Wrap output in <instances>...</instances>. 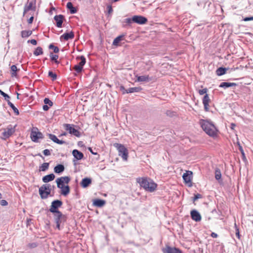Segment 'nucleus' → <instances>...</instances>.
I'll return each mask as SVG.
<instances>
[{
    "mask_svg": "<svg viewBox=\"0 0 253 253\" xmlns=\"http://www.w3.org/2000/svg\"><path fill=\"white\" fill-rule=\"evenodd\" d=\"M137 182L141 187L149 192H153L157 187V184L150 178L139 177L137 179Z\"/></svg>",
    "mask_w": 253,
    "mask_h": 253,
    "instance_id": "f257e3e1",
    "label": "nucleus"
},
{
    "mask_svg": "<svg viewBox=\"0 0 253 253\" xmlns=\"http://www.w3.org/2000/svg\"><path fill=\"white\" fill-rule=\"evenodd\" d=\"M200 124L203 130L209 136L214 137L217 134V129L213 123L209 121L201 120Z\"/></svg>",
    "mask_w": 253,
    "mask_h": 253,
    "instance_id": "f03ea898",
    "label": "nucleus"
},
{
    "mask_svg": "<svg viewBox=\"0 0 253 253\" xmlns=\"http://www.w3.org/2000/svg\"><path fill=\"white\" fill-rule=\"evenodd\" d=\"M114 146L118 150L119 156H121L123 160L126 161L128 157V151L124 145L116 143L114 144Z\"/></svg>",
    "mask_w": 253,
    "mask_h": 253,
    "instance_id": "7ed1b4c3",
    "label": "nucleus"
},
{
    "mask_svg": "<svg viewBox=\"0 0 253 253\" xmlns=\"http://www.w3.org/2000/svg\"><path fill=\"white\" fill-rule=\"evenodd\" d=\"M51 190V185L49 184H45L42 185L39 188V194L42 199H46L48 195L50 194Z\"/></svg>",
    "mask_w": 253,
    "mask_h": 253,
    "instance_id": "20e7f679",
    "label": "nucleus"
},
{
    "mask_svg": "<svg viewBox=\"0 0 253 253\" xmlns=\"http://www.w3.org/2000/svg\"><path fill=\"white\" fill-rule=\"evenodd\" d=\"M64 128L68 132L76 137H79L81 135V132L76 129L75 125L73 124H64L63 125Z\"/></svg>",
    "mask_w": 253,
    "mask_h": 253,
    "instance_id": "39448f33",
    "label": "nucleus"
},
{
    "mask_svg": "<svg viewBox=\"0 0 253 253\" xmlns=\"http://www.w3.org/2000/svg\"><path fill=\"white\" fill-rule=\"evenodd\" d=\"M54 219L56 224V228L60 230V225L66 221V217L62 212H57L54 213Z\"/></svg>",
    "mask_w": 253,
    "mask_h": 253,
    "instance_id": "423d86ee",
    "label": "nucleus"
},
{
    "mask_svg": "<svg viewBox=\"0 0 253 253\" xmlns=\"http://www.w3.org/2000/svg\"><path fill=\"white\" fill-rule=\"evenodd\" d=\"M62 202L59 200L52 201L49 211L53 213L61 212L58 209L62 205Z\"/></svg>",
    "mask_w": 253,
    "mask_h": 253,
    "instance_id": "0eeeda50",
    "label": "nucleus"
},
{
    "mask_svg": "<svg viewBox=\"0 0 253 253\" xmlns=\"http://www.w3.org/2000/svg\"><path fill=\"white\" fill-rule=\"evenodd\" d=\"M31 138L33 141L38 142L39 139L43 138L42 133L38 131L37 128H34L31 133Z\"/></svg>",
    "mask_w": 253,
    "mask_h": 253,
    "instance_id": "6e6552de",
    "label": "nucleus"
},
{
    "mask_svg": "<svg viewBox=\"0 0 253 253\" xmlns=\"http://www.w3.org/2000/svg\"><path fill=\"white\" fill-rule=\"evenodd\" d=\"M71 178L69 176H62L57 178L56 182L57 183V187L59 189L63 188L64 186V184H68Z\"/></svg>",
    "mask_w": 253,
    "mask_h": 253,
    "instance_id": "1a4fd4ad",
    "label": "nucleus"
},
{
    "mask_svg": "<svg viewBox=\"0 0 253 253\" xmlns=\"http://www.w3.org/2000/svg\"><path fill=\"white\" fill-rule=\"evenodd\" d=\"M193 173L191 171H186L185 173H184L182 177L184 180V182L187 184L188 186L191 187L192 186V178Z\"/></svg>",
    "mask_w": 253,
    "mask_h": 253,
    "instance_id": "9d476101",
    "label": "nucleus"
},
{
    "mask_svg": "<svg viewBox=\"0 0 253 253\" xmlns=\"http://www.w3.org/2000/svg\"><path fill=\"white\" fill-rule=\"evenodd\" d=\"M15 130L12 126L7 127L4 129L1 133V138L3 139H6L11 136L14 132Z\"/></svg>",
    "mask_w": 253,
    "mask_h": 253,
    "instance_id": "9b49d317",
    "label": "nucleus"
},
{
    "mask_svg": "<svg viewBox=\"0 0 253 253\" xmlns=\"http://www.w3.org/2000/svg\"><path fill=\"white\" fill-rule=\"evenodd\" d=\"M132 21L133 22L142 25L147 22V19L142 16L135 15L132 17Z\"/></svg>",
    "mask_w": 253,
    "mask_h": 253,
    "instance_id": "f8f14e48",
    "label": "nucleus"
},
{
    "mask_svg": "<svg viewBox=\"0 0 253 253\" xmlns=\"http://www.w3.org/2000/svg\"><path fill=\"white\" fill-rule=\"evenodd\" d=\"M162 252L163 253H182L179 249L169 246H166L165 248H163Z\"/></svg>",
    "mask_w": 253,
    "mask_h": 253,
    "instance_id": "ddd939ff",
    "label": "nucleus"
},
{
    "mask_svg": "<svg viewBox=\"0 0 253 253\" xmlns=\"http://www.w3.org/2000/svg\"><path fill=\"white\" fill-rule=\"evenodd\" d=\"M191 218L196 221L199 222L201 220L202 217L200 213L196 210H193L190 212Z\"/></svg>",
    "mask_w": 253,
    "mask_h": 253,
    "instance_id": "4468645a",
    "label": "nucleus"
},
{
    "mask_svg": "<svg viewBox=\"0 0 253 253\" xmlns=\"http://www.w3.org/2000/svg\"><path fill=\"white\" fill-rule=\"evenodd\" d=\"M64 19V16L61 14L54 16V19L56 21V25L57 27L60 28L62 27Z\"/></svg>",
    "mask_w": 253,
    "mask_h": 253,
    "instance_id": "2eb2a0df",
    "label": "nucleus"
},
{
    "mask_svg": "<svg viewBox=\"0 0 253 253\" xmlns=\"http://www.w3.org/2000/svg\"><path fill=\"white\" fill-rule=\"evenodd\" d=\"M72 155L76 160H80L84 158L83 153L77 149H74L73 150Z\"/></svg>",
    "mask_w": 253,
    "mask_h": 253,
    "instance_id": "dca6fc26",
    "label": "nucleus"
},
{
    "mask_svg": "<svg viewBox=\"0 0 253 253\" xmlns=\"http://www.w3.org/2000/svg\"><path fill=\"white\" fill-rule=\"evenodd\" d=\"M92 182V180L90 178L85 177L82 179L81 182V185L83 188L87 187Z\"/></svg>",
    "mask_w": 253,
    "mask_h": 253,
    "instance_id": "f3484780",
    "label": "nucleus"
},
{
    "mask_svg": "<svg viewBox=\"0 0 253 253\" xmlns=\"http://www.w3.org/2000/svg\"><path fill=\"white\" fill-rule=\"evenodd\" d=\"M210 101V99L208 94H206V95L204 96L203 99V103L204 106L205 110L206 111H208L209 110V103Z\"/></svg>",
    "mask_w": 253,
    "mask_h": 253,
    "instance_id": "a211bd4d",
    "label": "nucleus"
},
{
    "mask_svg": "<svg viewBox=\"0 0 253 253\" xmlns=\"http://www.w3.org/2000/svg\"><path fill=\"white\" fill-rule=\"evenodd\" d=\"M48 136L49 139H50L52 141H53L54 142L57 144H63L66 143L65 141L58 139L57 138V137L54 134H48Z\"/></svg>",
    "mask_w": 253,
    "mask_h": 253,
    "instance_id": "6ab92c4d",
    "label": "nucleus"
},
{
    "mask_svg": "<svg viewBox=\"0 0 253 253\" xmlns=\"http://www.w3.org/2000/svg\"><path fill=\"white\" fill-rule=\"evenodd\" d=\"M136 77L137 78L136 81L139 82H148L152 79L148 75L137 76Z\"/></svg>",
    "mask_w": 253,
    "mask_h": 253,
    "instance_id": "aec40b11",
    "label": "nucleus"
},
{
    "mask_svg": "<svg viewBox=\"0 0 253 253\" xmlns=\"http://www.w3.org/2000/svg\"><path fill=\"white\" fill-rule=\"evenodd\" d=\"M35 7L33 6V2L32 1L28 2L24 7L23 15H25L29 10L35 11Z\"/></svg>",
    "mask_w": 253,
    "mask_h": 253,
    "instance_id": "412c9836",
    "label": "nucleus"
},
{
    "mask_svg": "<svg viewBox=\"0 0 253 253\" xmlns=\"http://www.w3.org/2000/svg\"><path fill=\"white\" fill-rule=\"evenodd\" d=\"M74 38V33L73 32L65 33L60 37V39H64L66 41L69 39H73Z\"/></svg>",
    "mask_w": 253,
    "mask_h": 253,
    "instance_id": "4be33fe9",
    "label": "nucleus"
},
{
    "mask_svg": "<svg viewBox=\"0 0 253 253\" xmlns=\"http://www.w3.org/2000/svg\"><path fill=\"white\" fill-rule=\"evenodd\" d=\"M55 178V175L53 173L46 175L42 177V181L44 183H47L53 180Z\"/></svg>",
    "mask_w": 253,
    "mask_h": 253,
    "instance_id": "5701e85b",
    "label": "nucleus"
},
{
    "mask_svg": "<svg viewBox=\"0 0 253 253\" xmlns=\"http://www.w3.org/2000/svg\"><path fill=\"white\" fill-rule=\"evenodd\" d=\"M237 84L234 83L222 82L220 84L219 87L224 88H227L229 87L235 86Z\"/></svg>",
    "mask_w": 253,
    "mask_h": 253,
    "instance_id": "b1692460",
    "label": "nucleus"
},
{
    "mask_svg": "<svg viewBox=\"0 0 253 253\" xmlns=\"http://www.w3.org/2000/svg\"><path fill=\"white\" fill-rule=\"evenodd\" d=\"M65 169L64 166L62 164H59L56 166L54 168V171L56 173H60Z\"/></svg>",
    "mask_w": 253,
    "mask_h": 253,
    "instance_id": "393cba45",
    "label": "nucleus"
},
{
    "mask_svg": "<svg viewBox=\"0 0 253 253\" xmlns=\"http://www.w3.org/2000/svg\"><path fill=\"white\" fill-rule=\"evenodd\" d=\"M105 204V201L101 199H96L93 202V205L98 207H101Z\"/></svg>",
    "mask_w": 253,
    "mask_h": 253,
    "instance_id": "a878e982",
    "label": "nucleus"
},
{
    "mask_svg": "<svg viewBox=\"0 0 253 253\" xmlns=\"http://www.w3.org/2000/svg\"><path fill=\"white\" fill-rule=\"evenodd\" d=\"M60 189L61 190V194L64 196H67L70 193V187L68 185L64 186Z\"/></svg>",
    "mask_w": 253,
    "mask_h": 253,
    "instance_id": "bb28decb",
    "label": "nucleus"
},
{
    "mask_svg": "<svg viewBox=\"0 0 253 253\" xmlns=\"http://www.w3.org/2000/svg\"><path fill=\"white\" fill-rule=\"evenodd\" d=\"M67 7L70 10L71 13L74 14L77 12V9L76 7H74L73 4L71 2H68L67 3Z\"/></svg>",
    "mask_w": 253,
    "mask_h": 253,
    "instance_id": "cd10ccee",
    "label": "nucleus"
},
{
    "mask_svg": "<svg viewBox=\"0 0 253 253\" xmlns=\"http://www.w3.org/2000/svg\"><path fill=\"white\" fill-rule=\"evenodd\" d=\"M141 90L142 88L141 87H130L127 89L126 93L138 92L140 91Z\"/></svg>",
    "mask_w": 253,
    "mask_h": 253,
    "instance_id": "c85d7f7f",
    "label": "nucleus"
},
{
    "mask_svg": "<svg viewBox=\"0 0 253 253\" xmlns=\"http://www.w3.org/2000/svg\"><path fill=\"white\" fill-rule=\"evenodd\" d=\"M124 36L123 35L119 36L116 38L113 42V45L114 46H118L119 42L122 41Z\"/></svg>",
    "mask_w": 253,
    "mask_h": 253,
    "instance_id": "c756f323",
    "label": "nucleus"
},
{
    "mask_svg": "<svg viewBox=\"0 0 253 253\" xmlns=\"http://www.w3.org/2000/svg\"><path fill=\"white\" fill-rule=\"evenodd\" d=\"M227 69L225 68L220 67L216 70V74L218 76H222L225 74Z\"/></svg>",
    "mask_w": 253,
    "mask_h": 253,
    "instance_id": "7c9ffc66",
    "label": "nucleus"
},
{
    "mask_svg": "<svg viewBox=\"0 0 253 253\" xmlns=\"http://www.w3.org/2000/svg\"><path fill=\"white\" fill-rule=\"evenodd\" d=\"M76 59L77 60H80V62L79 63V65H80V66H82L83 67L84 65L85 64L86 62V60L85 57L84 56H78Z\"/></svg>",
    "mask_w": 253,
    "mask_h": 253,
    "instance_id": "2f4dec72",
    "label": "nucleus"
},
{
    "mask_svg": "<svg viewBox=\"0 0 253 253\" xmlns=\"http://www.w3.org/2000/svg\"><path fill=\"white\" fill-rule=\"evenodd\" d=\"M7 103L8 105L12 109L15 114L16 115H19V113L18 110L16 107H15L14 104L9 101V100H7Z\"/></svg>",
    "mask_w": 253,
    "mask_h": 253,
    "instance_id": "473e14b6",
    "label": "nucleus"
},
{
    "mask_svg": "<svg viewBox=\"0 0 253 253\" xmlns=\"http://www.w3.org/2000/svg\"><path fill=\"white\" fill-rule=\"evenodd\" d=\"M32 34V31L29 30V31H22L21 32V36L23 38H27L31 35Z\"/></svg>",
    "mask_w": 253,
    "mask_h": 253,
    "instance_id": "72a5a7b5",
    "label": "nucleus"
},
{
    "mask_svg": "<svg viewBox=\"0 0 253 253\" xmlns=\"http://www.w3.org/2000/svg\"><path fill=\"white\" fill-rule=\"evenodd\" d=\"M34 54L36 56H38L42 54L43 51L41 47H38L34 51Z\"/></svg>",
    "mask_w": 253,
    "mask_h": 253,
    "instance_id": "f704fd0d",
    "label": "nucleus"
},
{
    "mask_svg": "<svg viewBox=\"0 0 253 253\" xmlns=\"http://www.w3.org/2000/svg\"><path fill=\"white\" fill-rule=\"evenodd\" d=\"M48 167H49V163H44L40 167V171H44L48 169Z\"/></svg>",
    "mask_w": 253,
    "mask_h": 253,
    "instance_id": "c9c22d12",
    "label": "nucleus"
},
{
    "mask_svg": "<svg viewBox=\"0 0 253 253\" xmlns=\"http://www.w3.org/2000/svg\"><path fill=\"white\" fill-rule=\"evenodd\" d=\"M221 177V173L219 169H216L215 170V178L216 180H219Z\"/></svg>",
    "mask_w": 253,
    "mask_h": 253,
    "instance_id": "e433bc0d",
    "label": "nucleus"
},
{
    "mask_svg": "<svg viewBox=\"0 0 253 253\" xmlns=\"http://www.w3.org/2000/svg\"><path fill=\"white\" fill-rule=\"evenodd\" d=\"M18 69L15 65H12L11 67V76L12 77H16L17 75V71Z\"/></svg>",
    "mask_w": 253,
    "mask_h": 253,
    "instance_id": "4c0bfd02",
    "label": "nucleus"
},
{
    "mask_svg": "<svg viewBox=\"0 0 253 253\" xmlns=\"http://www.w3.org/2000/svg\"><path fill=\"white\" fill-rule=\"evenodd\" d=\"M50 57L52 61H54L57 64L59 63V62L57 61V59L58 58V55L53 54L52 52H51L50 53Z\"/></svg>",
    "mask_w": 253,
    "mask_h": 253,
    "instance_id": "58836bf2",
    "label": "nucleus"
},
{
    "mask_svg": "<svg viewBox=\"0 0 253 253\" xmlns=\"http://www.w3.org/2000/svg\"><path fill=\"white\" fill-rule=\"evenodd\" d=\"M49 49H53V52L54 53H58L59 51V49L58 48V47L57 46H55L53 44H50L49 45Z\"/></svg>",
    "mask_w": 253,
    "mask_h": 253,
    "instance_id": "ea45409f",
    "label": "nucleus"
},
{
    "mask_svg": "<svg viewBox=\"0 0 253 253\" xmlns=\"http://www.w3.org/2000/svg\"><path fill=\"white\" fill-rule=\"evenodd\" d=\"M43 102L45 104L48 105L50 106L53 105V102L48 98H45L43 100Z\"/></svg>",
    "mask_w": 253,
    "mask_h": 253,
    "instance_id": "a19ab883",
    "label": "nucleus"
},
{
    "mask_svg": "<svg viewBox=\"0 0 253 253\" xmlns=\"http://www.w3.org/2000/svg\"><path fill=\"white\" fill-rule=\"evenodd\" d=\"M83 67H82V66H80V65L79 64H77L76 65H75L74 67V69L77 72V73H80L81 72H82V70H83Z\"/></svg>",
    "mask_w": 253,
    "mask_h": 253,
    "instance_id": "79ce46f5",
    "label": "nucleus"
},
{
    "mask_svg": "<svg viewBox=\"0 0 253 253\" xmlns=\"http://www.w3.org/2000/svg\"><path fill=\"white\" fill-rule=\"evenodd\" d=\"M48 76L51 77L53 81L55 80L57 78V75L56 74L53 73L52 71H49Z\"/></svg>",
    "mask_w": 253,
    "mask_h": 253,
    "instance_id": "37998d69",
    "label": "nucleus"
},
{
    "mask_svg": "<svg viewBox=\"0 0 253 253\" xmlns=\"http://www.w3.org/2000/svg\"><path fill=\"white\" fill-rule=\"evenodd\" d=\"M0 94L4 97V99L5 100L7 101V100H9L10 98L9 96L6 93H4L3 91H2L0 89Z\"/></svg>",
    "mask_w": 253,
    "mask_h": 253,
    "instance_id": "c03bdc74",
    "label": "nucleus"
},
{
    "mask_svg": "<svg viewBox=\"0 0 253 253\" xmlns=\"http://www.w3.org/2000/svg\"><path fill=\"white\" fill-rule=\"evenodd\" d=\"M132 22V18H126L124 21V23H126V25H124V26H126V25H130Z\"/></svg>",
    "mask_w": 253,
    "mask_h": 253,
    "instance_id": "a18cd8bd",
    "label": "nucleus"
},
{
    "mask_svg": "<svg viewBox=\"0 0 253 253\" xmlns=\"http://www.w3.org/2000/svg\"><path fill=\"white\" fill-rule=\"evenodd\" d=\"M208 91L207 88H205L203 89H200L199 90V93L200 95H203L207 93Z\"/></svg>",
    "mask_w": 253,
    "mask_h": 253,
    "instance_id": "49530a36",
    "label": "nucleus"
},
{
    "mask_svg": "<svg viewBox=\"0 0 253 253\" xmlns=\"http://www.w3.org/2000/svg\"><path fill=\"white\" fill-rule=\"evenodd\" d=\"M0 204L2 206H5L8 205V203L5 200H1L0 201Z\"/></svg>",
    "mask_w": 253,
    "mask_h": 253,
    "instance_id": "de8ad7c7",
    "label": "nucleus"
},
{
    "mask_svg": "<svg viewBox=\"0 0 253 253\" xmlns=\"http://www.w3.org/2000/svg\"><path fill=\"white\" fill-rule=\"evenodd\" d=\"M107 8V9H108V14H112V13L113 12V8H112V6L111 5H108Z\"/></svg>",
    "mask_w": 253,
    "mask_h": 253,
    "instance_id": "09e8293b",
    "label": "nucleus"
},
{
    "mask_svg": "<svg viewBox=\"0 0 253 253\" xmlns=\"http://www.w3.org/2000/svg\"><path fill=\"white\" fill-rule=\"evenodd\" d=\"M43 153L45 156H49L50 155V151L48 149L44 150Z\"/></svg>",
    "mask_w": 253,
    "mask_h": 253,
    "instance_id": "8fccbe9b",
    "label": "nucleus"
},
{
    "mask_svg": "<svg viewBox=\"0 0 253 253\" xmlns=\"http://www.w3.org/2000/svg\"><path fill=\"white\" fill-rule=\"evenodd\" d=\"M37 246V244L36 243H30L28 244V247L30 248H35Z\"/></svg>",
    "mask_w": 253,
    "mask_h": 253,
    "instance_id": "3c124183",
    "label": "nucleus"
},
{
    "mask_svg": "<svg viewBox=\"0 0 253 253\" xmlns=\"http://www.w3.org/2000/svg\"><path fill=\"white\" fill-rule=\"evenodd\" d=\"M201 198H202L201 195L199 194H197V195H195L194 199H193V201H195L196 200H197L198 199Z\"/></svg>",
    "mask_w": 253,
    "mask_h": 253,
    "instance_id": "603ef678",
    "label": "nucleus"
},
{
    "mask_svg": "<svg viewBox=\"0 0 253 253\" xmlns=\"http://www.w3.org/2000/svg\"><path fill=\"white\" fill-rule=\"evenodd\" d=\"M243 20L244 21H249L253 20V16L245 17L243 19Z\"/></svg>",
    "mask_w": 253,
    "mask_h": 253,
    "instance_id": "864d4df0",
    "label": "nucleus"
},
{
    "mask_svg": "<svg viewBox=\"0 0 253 253\" xmlns=\"http://www.w3.org/2000/svg\"><path fill=\"white\" fill-rule=\"evenodd\" d=\"M28 42H30L31 44L33 45H36L37 44V41L35 39L28 41Z\"/></svg>",
    "mask_w": 253,
    "mask_h": 253,
    "instance_id": "5fc2aeb1",
    "label": "nucleus"
},
{
    "mask_svg": "<svg viewBox=\"0 0 253 253\" xmlns=\"http://www.w3.org/2000/svg\"><path fill=\"white\" fill-rule=\"evenodd\" d=\"M120 89L121 91H123V93L124 94L125 93H126V91H127V89H126L124 86H121L120 87Z\"/></svg>",
    "mask_w": 253,
    "mask_h": 253,
    "instance_id": "6e6d98bb",
    "label": "nucleus"
},
{
    "mask_svg": "<svg viewBox=\"0 0 253 253\" xmlns=\"http://www.w3.org/2000/svg\"><path fill=\"white\" fill-rule=\"evenodd\" d=\"M42 109L44 111H47L48 109H49V107L46 105V104H44L43 106H42Z\"/></svg>",
    "mask_w": 253,
    "mask_h": 253,
    "instance_id": "4d7b16f0",
    "label": "nucleus"
},
{
    "mask_svg": "<svg viewBox=\"0 0 253 253\" xmlns=\"http://www.w3.org/2000/svg\"><path fill=\"white\" fill-rule=\"evenodd\" d=\"M33 20H34V17L33 16H31L28 20V23L29 24H31L32 23L33 21Z\"/></svg>",
    "mask_w": 253,
    "mask_h": 253,
    "instance_id": "13d9d810",
    "label": "nucleus"
},
{
    "mask_svg": "<svg viewBox=\"0 0 253 253\" xmlns=\"http://www.w3.org/2000/svg\"><path fill=\"white\" fill-rule=\"evenodd\" d=\"M239 150L240 151V152H241L242 155L244 157L245 153H244V152L242 147L241 146H240V148H239Z\"/></svg>",
    "mask_w": 253,
    "mask_h": 253,
    "instance_id": "bf43d9fd",
    "label": "nucleus"
},
{
    "mask_svg": "<svg viewBox=\"0 0 253 253\" xmlns=\"http://www.w3.org/2000/svg\"><path fill=\"white\" fill-rule=\"evenodd\" d=\"M217 234L214 232H212L211 234V237H212V238H217Z\"/></svg>",
    "mask_w": 253,
    "mask_h": 253,
    "instance_id": "052dcab7",
    "label": "nucleus"
},
{
    "mask_svg": "<svg viewBox=\"0 0 253 253\" xmlns=\"http://www.w3.org/2000/svg\"><path fill=\"white\" fill-rule=\"evenodd\" d=\"M236 235L238 237V238H240L239 231V229L237 228H236Z\"/></svg>",
    "mask_w": 253,
    "mask_h": 253,
    "instance_id": "680f3d73",
    "label": "nucleus"
},
{
    "mask_svg": "<svg viewBox=\"0 0 253 253\" xmlns=\"http://www.w3.org/2000/svg\"><path fill=\"white\" fill-rule=\"evenodd\" d=\"M67 135V133L66 132H63L62 133L60 134L59 135V137H61V136H66Z\"/></svg>",
    "mask_w": 253,
    "mask_h": 253,
    "instance_id": "e2e57ef3",
    "label": "nucleus"
},
{
    "mask_svg": "<svg viewBox=\"0 0 253 253\" xmlns=\"http://www.w3.org/2000/svg\"><path fill=\"white\" fill-rule=\"evenodd\" d=\"M55 10V8L54 7H52L49 11V13L50 14H52V11H53V10Z\"/></svg>",
    "mask_w": 253,
    "mask_h": 253,
    "instance_id": "0e129e2a",
    "label": "nucleus"
},
{
    "mask_svg": "<svg viewBox=\"0 0 253 253\" xmlns=\"http://www.w3.org/2000/svg\"><path fill=\"white\" fill-rule=\"evenodd\" d=\"M88 150H89V151L93 155H96L97 154L96 153H94L92 150V149L90 148V147H89L88 148Z\"/></svg>",
    "mask_w": 253,
    "mask_h": 253,
    "instance_id": "69168bd1",
    "label": "nucleus"
},
{
    "mask_svg": "<svg viewBox=\"0 0 253 253\" xmlns=\"http://www.w3.org/2000/svg\"><path fill=\"white\" fill-rule=\"evenodd\" d=\"M231 128L233 129L234 128V127L236 126V125L234 124H231Z\"/></svg>",
    "mask_w": 253,
    "mask_h": 253,
    "instance_id": "338daca9",
    "label": "nucleus"
},
{
    "mask_svg": "<svg viewBox=\"0 0 253 253\" xmlns=\"http://www.w3.org/2000/svg\"><path fill=\"white\" fill-rule=\"evenodd\" d=\"M238 146H239V148H240V146H241V145L240 144V143H238Z\"/></svg>",
    "mask_w": 253,
    "mask_h": 253,
    "instance_id": "774afa93",
    "label": "nucleus"
}]
</instances>
